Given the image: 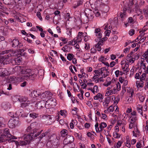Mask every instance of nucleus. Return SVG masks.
<instances>
[{
  "instance_id": "5",
  "label": "nucleus",
  "mask_w": 148,
  "mask_h": 148,
  "mask_svg": "<svg viewBox=\"0 0 148 148\" xmlns=\"http://www.w3.org/2000/svg\"><path fill=\"white\" fill-rule=\"evenodd\" d=\"M84 12L86 17L83 20L84 23H87L88 22L89 20H92L94 18V15L95 14L94 11L89 8H86Z\"/></svg>"
},
{
  "instance_id": "24",
  "label": "nucleus",
  "mask_w": 148,
  "mask_h": 148,
  "mask_svg": "<svg viewBox=\"0 0 148 148\" xmlns=\"http://www.w3.org/2000/svg\"><path fill=\"white\" fill-rule=\"evenodd\" d=\"M30 102L29 101H27V102H25L21 103V104L20 107L23 108H28L29 107Z\"/></svg>"
},
{
  "instance_id": "40",
  "label": "nucleus",
  "mask_w": 148,
  "mask_h": 148,
  "mask_svg": "<svg viewBox=\"0 0 148 148\" xmlns=\"http://www.w3.org/2000/svg\"><path fill=\"white\" fill-rule=\"evenodd\" d=\"M77 42V41L75 40V38L73 40L69 42L68 45H74L76 44Z\"/></svg>"
},
{
  "instance_id": "46",
  "label": "nucleus",
  "mask_w": 148,
  "mask_h": 148,
  "mask_svg": "<svg viewBox=\"0 0 148 148\" xmlns=\"http://www.w3.org/2000/svg\"><path fill=\"white\" fill-rule=\"evenodd\" d=\"M113 136L115 138H119L120 137V135L116 132H114L113 133Z\"/></svg>"
},
{
  "instance_id": "27",
  "label": "nucleus",
  "mask_w": 148,
  "mask_h": 148,
  "mask_svg": "<svg viewBox=\"0 0 148 148\" xmlns=\"http://www.w3.org/2000/svg\"><path fill=\"white\" fill-rule=\"evenodd\" d=\"M5 120L2 117H0V129L3 128L5 126Z\"/></svg>"
},
{
  "instance_id": "35",
  "label": "nucleus",
  "mask_w": 148,
  "mask_h": 148,
  "mask_svg": "<svg viewBox=\"0 0 148 148\" xmlns=\"http://www.w3.org/2000/svg\"><path fill=\"white\" fill-rule=\"evenodd\" d=\"M46 136V135H45V134L44 133H42L39 136L37 137H36L34 139H37L38 140L37 142H38L39 143L40 141L44 137Z\"/></svg>"
},
{
  "instance_id": "28",
  "label": "nucleus",
  "mask_w": 148,
  "mask_h": 148,
  "mask_svg": "<svg viewBox=\"0 0 148 148\" xmlns=\"http://www.w3.org/2000/svg\"><path fill=\"white\" fill-rule=\"evenodd\" d=\"M27 49H28L26 47H24L23 49H20L19 51L21 53H18L17 56L19 57L21 56H24L25 54H26V53H22L23 52L25 51Z\"/></svg>"
},
{
  "instance_id": "55",
  "label": "nucleus",
  "mask_w": 148,
  "mask_h": 148,
  "mask_svg": "<svg viewBox=\"0 0 148 148\" xmlns=\"http://www.w3.org/2000/svg\"><path fill=\"white\" fill-rule=\"evenodd\" d=\"M116 88H117L118 91L120 90L121 88V85L119 82H118L117 84H116Z\"/></svg>"
},
{
  "instance_id": "41",
  "label": "nucleus",
  "mask_w": 148,
  "mask_h": 148,
  "mask_svg": "<svg viewBox=\"0 0 148 148\" xmlns=\"http://www.w3.org/2000/svg\"><path fill=\"white\" fill-rule=\"evenodd\" d=\"M74 135L75 137L77 138L78 139L82 140V136L81 134H79L75 132Z\"/></svg>"
},
{
  "instance_id": "34",
  "label": "nucleus",
  "mask_w": 148,
  "mask_h": 148,
  "mask_svg": "<svg viewBox=\"0 0 148 148\" xmlns=\"http://www.w3.org/2000/svg\"><path fill=\"white\" fill-rule=\"evenodd\" d=\"M110 97H106L104 101V102H103V104L104 106L106 105V106H108V105L110 103Z\"/></svg>"
},
{
  "instance_id": "59",
  "label": "nucleus",
  "mask_w": 148,
  "mask_h": 148,
  "mask_svg": "<svg viewBox=\"0 0 148 148\" xmlns=\"http://www.w3.org/2000/svg\"><path fill=\"white\" fill-rule=\"evenodd\" d=\"M2 94H4L5 95H9V92H4L3 90H0V96Z\"/></svg>"
},
{
  "instance_id": "50",
  "label": "nucleus",
  "mask_w": 148,
  "mask_h": 148,
  "mask_svg": "<svg viewBox=\"0 0 148 148\" xmlns=\"http://www.w3.org/2000/svg\"><path fill=\"white\" fill-rule=\"evenodd\" d=\"M99 123H97L95 125V128L96 131L97 133H99V128L98 127Z\"/></svg>"
},
{
  "instance_id": "18",
  "label": "nucleus",
  "mask_w": 148,
  "mask_h": 148,
  "mask_svg": "<svg viewBox=\"0 0 148 148\" xmlns=\"http://www.w3.org/2000/svg\"><path fill=\"white\" fill-rule=\"evenodd\" d=\"M102 31L99 28H96L95 30L94 33L95 36H98L99 39L100 40L102 37Z\"/></svg>"
},
{
  "instance_id": "36",
  "label": "nucleus",
  "mask_w": 148,
  "mask_h": 148,
  "mask_svg": "<svg viewBox=\"0 0 148 148\" xmlns=\"http://www.w3.org/2000/svg\"><path fill=\"white\" fill-rule=\"evenodd\" d=\"M142 106L140 104L138 105L137 107V111H138V112L142 115L143 112L142 110Z\"/></svg>"
},
{
  "instance_id": "63",
  "label": "nucleus",
  "mask_w": 148,
  "mask_h": 148,
  "mask_svg": "<svg viewBox=\"0 0 148 148\" xmlns=\"http://www.w3.org/2000/svg\"><path fill=\"white\" fill-rule=\"evenodd\" d=\"M108 109L109 112H112L114 110V108L112 106H110Z\"/></svg>"
},
{
  "instance_id": "15",
  "label": "nucleus",
  "mask_w": 148,
  "mask_h": 148,
  "mask_svg": "<svg viewBox=\"0 0 148 148\" xmlns=\"http://www.w3.org/2000/svg\"><path fill=\"white\" fill-rule=\"evenodd\" d=\"M3 54H4L5 53L8 54V56L10 57H11V56H17L18 55V53L15 51H12L11 50H7L3 51H2V53Z\"/></svg>"
},
{
  "instance_id": "13",
  "label": "nucleus",
  "mask_w": 148,
  "mask_h": 148,
  "mask_svg": "<svg viewBox=\"0 0 148 148\" xmlns=\"http://www.w3.org/2000/svg\"><path fill=\"white\" fill-rule=\"evenodd\" d=\"M22 81L20 76L16 77L14 76H11L9 77L7 80V81L8 82L14 84Z\"/></svg>"
},
{
  "instance_id": "57",
  "label": "nucleus",
  "mask_w": 148,
  "mask_h": 148,
  "mask_svg": "<svg viewBox=\"0 0 148 148\" xmlns=\"http://www.w3.org/2000/svg\"><path fill=\"white\" fill-rule=\"evenodd\" d=\"M143 56L145 59L148 58V50L145 52L144 54L143 55Z\"/></svg>"
},
{
  "instance_id": "26",
  "label": "nucleus",
  "mask_w": 148,
  "mask_h": 148,
  "mask_svg": "<svg viewBox=\"0 0 148 148\" xmlns=\"http://www.w3.org/2000/svg\"><path fill=\"white\" fill-rule=\"evenodd\" d=\"M23 112V110L21 109H19V110H17L15 114V118H17V117H21L22 113Z\"/></svg>"
},
{
  "instance_id": "60",
  "label": "nucleus",
  "mask_w": 148,
  "mask_h": 148,
  "mask_svg": "<svg viewBox=\"0 0 148 148\" xmlns=\"http://www.w3.org/2000/svg\"><path fill=\"white\" fill-rule=\"evenodd\" d=\"M24 39L25 40H26L27 42L30 43H32V40H30V39L28 38L27 37H25L24 38Z\"/></svg>"
},
{
  "instance_id": "58",
  "label": "nucleus",
  "mask_w": 148,
  "mask_h": 148,
  "mask_svg": "<svg viewBox=\"0 0 148 148\" xmlns=\"http://www.w3.org/2000/svg\"><path fill=\"white\" fill-rule=\"evenodd\" d=\"M44 71L43 69H40L38 71V73L40 75H42V74H44Z\"/></svg>"
},
{
  "instance_id": "45",
  "label": "nucleus",
  "mask_w": 148,
  "mask_h": 148,
  "mask_svg": "<svg viewBox=\"0 0 148 148\" xmlns=\"http://www.w3.org/2000/svg\"><path fill=\"white\" fill-rule=\"evenodd\" d=\"M48 101L49 102V101H51V102H53V104L54 105H56V99L54 98H53L52 97V96H51V97L49 99H48Z\"/></svg>"
},
{
  "instance_id": "32",
  "label": "nucleus",
  "mask_w": 148,
  "mask_h": 148,
  "mask_svg": "<svg viewBox=\"0 0 148 148\" xmlns=\"http://www.w3.org/2000/svg\"><path fill=\"white\" fill-rule=\"evenodd\" d=\"M38 74V70L35 71V73H31L30 78H32V80H33L36 77Z\"/></svg>"
},
{
  "instance_id": "11",
  "label": "nucleus",
  "mask_w": 148,
  "mask_h": 148,
  "mask_svg": "<svg viewBox=\"0 0 148 148\" xmlns=\"http://www.w3.org/2000/svg\"><path fill=\"white\" fill-rule=\"evenodd\" d=\"M11 44L13 47H16L17 49L21 48L23 46L22 42L16 39H13L11 42Z\"/></svg>"
},
{
  "instance_id": "20",
  "label": "nucleus",
  "mask_w": 148,
  "mask_h": 148,
  "mask_svg": "<svg viewBox=\"0 0 148 148\" xmlns=\"http://www.w3.org/2000/svg\"><path fill=\"white\" fill-rule=\"evenodd\" d=\"M141 64V67L144 70V72L142 74H144L145 76H148L147 75L148 74V66H146V64L145 63H142Z\"/></svg>"
},
{
  "instance_id": "2",
  "label": "nucleus",
  "mask_w": 148,
  "mask_h": 148,
  "mask_svg": "<svg viewBox=\"0 0 148 148\" xmlns=\"http://www.w3.org/2000/svg\"><path fill=\"white\" fill-rule=\"evenodd\" d=\"M1 129H0V138L3 137V136L5 137V139H4L2 140L3 141H1V143L8 141L9 143L14 142L17 146L20 145V143L18 141L13 140L16 139L17 138L10 134L9 129H5L4 127L1 128Z\"/></svg>"
},
{
  "instance_id": "7",
  "label": "nucleus",
  "mask_w": 148,
  "mask_h": 148,
  "mask_svg": "<svg viewBox=\"0 0 148 148\" xmlns=\"http://www.w3.org/2000/svg\"><path fill=\"white\" fill-rule=\"evenodd\" d=\"M148 81V76H145L144 74H142L140 77V81H137L136 82V84L138 88L140 89L143 88L144 85L143 81Z\"/></svg>"
},
{
  "instance_id": "49",
  "label": "nucleus",
  "mask_w": 148,
  "mask_h": 148,
  "mask_svg": "<svg viewBox=\"0 0 148 148\" xmlns=\"http://www.w3.org/2000/svg\"><path fill=\"white\" fill-rule=\"evenodd\" d=\"M94 72L95 73L94 76L96 77L99 76L101 75V73L98 70H95L94 71Z\"/></svg>"
},
{
  "instance_id": "16",
  "label": "nucleus",
  "mask_w": 148,
  "mask_h": 148,
  "mask_svg": "<svg viewBox=\"0 0 148 148\" xmlns=\"http://www.w3.org/2000/svg\"><path fill=\"white\" fill-rule=\"evenodd\" d=\"M1 107L4 110H7L10 109L11 107V106L9 102H4L1 104Z\"/></svg>"
},
{
  "instance_id": "25",
  "label": "nucleus",
  "mask_w": 148,
  "mask_h": 148,
  "mask_svg": "<svg viewBox=\"0 0 148 148\" xmlns=\"http://www.w3.org/2000/svg\"><path fill=\"white\" fill-rule=\"evenodd\" d=\"M83 33L81 32H79L78 33V35L77 37L75 38V40L77 41V42H80L81 40V38L83 36Z\"/></svg>"
},
{
  "instance_id": "62",
  "label": "nucleus",
  "mask_w": 148,
  "mask_h": 148,
  "mask_svg": "<svg viewBox=\"0 0 148 148\" xmlns=\"http://www.w3.org/2000/svg\"><path fill=\"white\" fill-rule=\"evenodd\" d=\"M134 30L133 29H131L129 31V34L130 36H132L134 34Z\"/></svg>"
},
{
  "instance_id": "19",
  "label": "nucleus",
  "mask_w": 148,
  "mask_h": 148,
  "mask_svg": "<svg viewBox=\"0 0 148 148\" xmlns=\"http://www.w3.org/2000/svg\"><path fill=\"white\" fill-rule=\"evenodd\" d=\"M103 98V95L102 94L98 93L96 96L94 97V99L96 100H99V102L101 103Z\"/></svg>"
},
{
  "instance_id": "43",
  "label": "nucleus",
  "mask_w": 148,
  "mask_h": 148,
  "mask_svg": "<svg viewBox=\"0 0 148 148\" xmlns=\"http://www.w3.org/2000/svg\"><path fill=\"white\" fill-rule=\"evenodd\" d=\"M74 57V56L72 53H69L67 57V59L69 61L71 60Z\"/></svg>"
},
{
  "instance_id": "42",
  "label": "nucleus",
  "mask_w": 148,
  "mask_h": 148,
  "mask_svg": "<svg viewBox=\"0 0 148 148\" xmlns=\"http://www.w3.org/2000/svg\"><path fill=\"white\" fill-rule=\"evenodd\" d=\"M135 11L136 12V13L137 15L138 16H139L141 13V12L140 11V10L138 7L136 6L135 7Z\"/></svg>"
},
{
  "instance_id": "21",
  "label": "nucleus",
  "mask_w": 148,
  "mask_h": 148,
  "mask_svg": "<svg viewBox=\"0 0 148 148\" xmlns=\"http://www.w3.org/2000/svg\"><path fill=\"white\" fill-rule=\"evenodd\" d=\"M40 95V93L38 91L33 90L31 92L30 94V96L33 97H39Z\"/></svg>"
},
{
  "instance_id": "22",
  "label": "nucleus",
  "mask_w": 148,
  "mask_h": 148,
  "mask_svg": "<svg viewBox=\"0 0 148 148\" xmlns=\"http://www.w3.org/2000/svg\"><path fill=\"white\" fill-rule=\"evenodd\" d=\"M83 0H77V1L74 2L73 7L74 8H76L82 5Z\"/></svg>"
},
{
  "instance_id": "56",
  "label": "nucleus",
  "mask_w": 148,
  "mask_h": 148,
  "mask_svg": "<svg viewBox=\"0 0 148 148\" xmlns=\"http://www.w3.org/2000/svg\"><path fill=\"white\" fill-rule=\"evenodd\" d=\"M114 94L115 93L114 92L113 89L109 90L108 92H107L106 93V94H107L108 95H109L111 94Z\"/></svg>"
},
{
  "instance_id": "53",
  "label": "nucleus",
  "mask_w": 148,
  "mask_h": 148,
  "mask_svg": "<svg viewBox=\"0 0 148 148\" xmlns=\"http://www.w3.org/2000/svg\"><path fill=\"white\" fill-rule=\"evenodd\" d=\"M33 131V130L30 125L27 127V129H26L25 132H33V131Z\"/></svg>"
},
{
  "instance_id": "29",
  "label": "nucleus",
  "mask_w": 148,
  "mask_h": 148,
  "mask_svg": "<svg viewBox=\"0 0 148 148\" xmlns=\"http://www.w3.org/2000/svg\"><path fill=\"white\" fill-rule=\"evenodd\" d=\"M102 42H99L98 43L95 45V48L96 49V50L98 51H100L101 50V46L102 45H103L102 44Z\"/></svg>"
},
{
  "instance_id": "30",
  "label": "nucleus",
  "mask_w": 148,
  "mask_h": 148,
  "mask_svg": "<svg viewBox=\"0 0 148 148\" xmlns=\"http://www.w3.org/2000/svg\"><path fill=\"white\" fill-rule=\"evenodd\" d=\"M68 134V131L65 129H64L62 130L60 132V134L61 136L62 137H64L66 136H67Z\"/></svg>"
},
{
  "instance_id": "38",
  "label": "nucleus",
  "mask_w": 148,
  "mask_h": 148,
  "mask_svg": "<svg viewBox=\"0 0 148 148\" xmlns=\"http://www.w3.org/2000/svg\"><path fill=\"white\" fill-rule=\"evenodd\" d=\"M143 12L146 17L148 16V6H146L144 8Z\"/></svg>"
},
{
  "instance_id": "17",
  "label": "nucleus",
  "mask_w": 148,
  "mask_h": 148,
  "mask_svg": "<svg viewBox=\"0 0 148 148\" xmlns=\"http://www.w3.org/2000/svg\"><path fill=\"white\" fill-rule=\"evenodd\" d=\"M8 74L9 72L6 69L0 68V77H5L8 75Z\"/></svg>"
},
{
  "instance_id": "23",
  "label": "nucleus",
  "mask_w": 148,
  "mask_h": 148,
  "mask_svg": "<svg viewBox=\"0 0 148 148\" xmlns=\"http://www.w3.org/2000/svg\"><path fill=\"white\" fill-rule=\"evenodd\" d=\"M135 58L136 57H129V55H127L126 56V60L129 63H134L135 60Z\"/></svg>"
},
{
  "instance_id": "52",
  "label": "nucleus",
  "mask_w": 148,
  "mask_h": 148,
  "mask_svg": "<svg viewBox=\"0 0 148 148\" xmlns=\"http://www.w3.org/2000/svg\"><path fill=\"white\" fill-rule=\"evenodd\" d=\"M147 29H148V24L145 25L142 29V31L143 32H145Z\"/></svg>"
},
{
  "instance_id": "3",
  "label": "nucleus",
  "mask_w": 148,
  "mask_h": 148,
  "mask_svg": "<svg viewBox=\"0 0 148 148\" xmlns=\"http://www.w3.org/2000/svg\"><path fill=\"white\" fill-rule=\"evenodd\" d=\"M125 4L123 6L121 9V11L119 12L118 15H119V19L122 22L124 21L127 17L128 13H130L132 11V8L129 6L128 3H127L125 1L123 2Z\"/></svg>"
},
{
  "instance_id": "33",
  "label": "nucleus",
  "mask_w": 148,
  "mask_h": 148,
  "mask_svg": "<svg viewBox=\"0 0 148 148\" xmlns=\"http://www.w3.org/2000/svg\"><path fill=\"white\" fill-rule=\"evenodd\" d=\"M27 100V98L25 97H21L18 98V101L22 103L26 102Z\"/></svg>"
},
{
  "instance_id": "54",
  "label": "nucleus",
  "mask_w": 148,
  "mask_h": 148,
  "mask_svg": "<svg viewBox=\"0 0 148 148\" xmlns=\"http://www.w3.org/2000/svg\"><path fill=\"white\" fill-rule=\"evenodd\" d=\"M28 113L25 112L23 111V112L22 113V114L21 116V117H27L28 115Z\"/></svg>"
},
{
  "instance_id": "10",
  "label": "nucleus",
  "mask_w": 148,
  "mask_h": 148,
  "mask_svg": "<svg viewBox=\"0 0 148 148\" xmlns=\"http://www.w3.org/2000/svg\"><path fill=\"white\" fill-rule=\"evenodd\" d=\"M12 61L11 57H10L8 55L0 57V61L4 65L8 64Z\"/></svg>"
},
{
  "instance_id": "61",
  "label": "nucleus",
  "mask_w": 148,
  "mask_h": 148,
  "mask_svg": "<svg viewBox=\"0 0 148 148\" xmlns=\"http://www.w3.org/2000/svg\"><path fill=\"white\" fill-rule=\"evenodd\" d=\"M134 128V131L135 132H136V133H137V134L138 135H139V134H140V131H139V130H138V128H137V126H136L135 127H133Z\"/></svg>"
},
{
  "instance_id": "64",
  "label": "nucleus",
  "mask_w": 148,
  "mask_h": 148,
  "mask_svg": "<svg viewBox=\"0 0 148 148\" xmlns=\"http://www.w3.org/2000/svg\"><path fill=\"white\" fill-rule=\"evenodd\" d=\"M128 22L129 23H132L134 21L132 17H129L127 19Z\"/></svg>"
},
{
  "instance_id": "9",
  "label": "nucleus",
  "mask_w": 148,
  "mask_h": 148,
  "mask_svg": "<svg viewBox=\"0 0 148 148\" xmlns=\"http://www.w3.org/2000/svg\"><path fill=\"white\" fill-rule=\"evenodd\" d=\"M137 118L136 116H131L129 119L130 124L129 125V128L130 129L132 128L133 127L137 126Z\"/></svg>"
},
{
  "instance_id": "14",
  "label": "nucleus",
  "mask_w": 148,
  "mask_h": 148,
  "mask_svg": "<svg viewBox=\"0 0 148 148\" xmlns=\"http://www.w3.org/2000/svg\"><path fill=\"white\" fill-rule=\"evenodd\" d=\"M74 140V138L72 136L70 135H67L63 141V144L64 145H67L68 144L71 143L73 142Z\"/></svg>"
},
{
  "instance_id": "44",
  "label": "nucleus",
  "mask_w": 148,
  "mask_h": 148,
  "mask_svg": "<svg viewBox=\"0 0 148 148\" xmlns=\"http://www.w3.org/2000/svg\"><path fill=\"white\" fill-rule=\"evenodd\" d=\"M38 114L35 113L33 112L29 114V116L33 119H35L38 116Z\"/></svg>"
},
{
  "instance_id": "12",
  "label": "nucleus",
  "mask_w": 148,
  "mask_h": 148,
  "mask_svg": "<svg viewBox=\"0 0 148 148\" xmlns=\"http://www.w3.org/2000/svg\"><path fill=\"white\" fill-rule=\"evenodd\" d=\"M52 93L49 91H46L44 92L40 93V95L39 97H40L42 100L46 101L47 99H49L51 96H52Z\"/></svg>"
},
{
  "instance_id": "1",
  "label": "nucleus",
  "mask_w": 148,
  "mask_h": 148,
  "mask_svg": "<svg viewBox=\"0 0 148 148\" xmlns=\"http://www.w3.org/2000/svg\"><path fill=\"white\" fill-rule=\"evenodd\" d=\"M37 125V123L35 122L30 124V126L33 130V132L24 134L22 137L23 140L20 141L21 145H25L29 144L31 140L40 134L42 130L40 132H37L38 130L36 129Z\"/></svg>"
},
{
  "instance_id": "8",
  "label": "nucleus",
  "mask_w": 148,
  "mask_h": 148,
  "mask_svg": "<svg viewBox=\"0 0 148 148\" xmlns=\"http://www.w3.org/2000/svg\"><path fill=\"white\" fill-rule=\"evenodd\" d=\"M20 124V123L18 118H13L10 119L8 123V125L10 128H14L16 126Z\"/></svg>"
},
{
  "instance_id": "51",
  "label": "nucleus",
  "mask_w": 148,
  "mask_h": 148,
  "mask_svg": "<svg viewBox=\"0 0 148 148\" xmlns=\"http://www.w3.org/2000/svg\"><path fill=\"white\" fill-rule=\"evenodd\" d=\"M14 61L15 62V64H18V63H19L21 62V60L19 58H15Z\"/></svg>"
},
{
  "instance_id": "39",
  "label": "nucleus",
  "mask_w": 148,
  "mask_h": 148,
  "mask_svg": "<svg viewBox=\"0 0 148 148\" xmlns=\"http://www.w3.org/2000/svg\"><path fill=\"white\" fill-rule=\"evenodd\" d=\"M41 101H38L35 104V106L38 109H40L42 108V106H41Z\"/></svg>"
},
{
  "instance_id": "4",
  "label": "nucleus",
  "mask_w": 148,
  "mask_h": 148,
  "mask_svg": "<svg viewBox=\"0 0 148 148\" xmlns=\"http://www.w3.org/2000/svg\"><path fill=\"white\" fill-rule=\"evenodd\" d=\"M31 70L29 69L26 68L24 67H22L21 69V73L23 74L20 76L22 80H28L30 78Z\"/></svg>"
},
{
  "instance_id": "31",
  "label": "nucleus",
  "mask_w": 148,
  "mask_h": 148,
  "mask_svg": "<svg viewBox=\"0 0 148 148\" xmlns=\"http://www.w3.org/2000/svg\"><path fill=\"white\" fill-rule=\"evenodd\" d=\"M22 67L23 66H15L13 69V72H21V69H22Z\"/></svg>"
},
{
  "instance_id": "37",
  "label": "nucleus",
  "mask_w": 148,
  "mask_h": 148,
  "mask_svg": "<svg viewBox=\"0 0 148 148\" xmlns=\"http://www.w3.org/2000/svg\"><path fill=\"white\" fill-rule=\"evenodd\" d=\"M3 3L8 5H10L14 2V0H3Z\"/></svg>"
},
{
  "instance_id": "6",
  "label": "nucleus",
  "mask_w": 148,
  "mask_h": 148,
  "mask_svg": "<svg viewBox=\"0 0 148 148\" xmlns=\"http://www.w3.org/2000/svg\"><path fill=\"white\" fill-rule=\"evenodd\" d=\"M50 141L48 142L47 145L49 148L51 147L56 148L59 145V140L56 136H52L50 137Z\"/></svg>"
},
{
  "instance_id": "48",
  "label": "nucleus",
  "mask_w": 148,
  "mask_h": 148,
  "mask_svg": "<svg viewBox=\"0 0 148 148\" xmlns=\"http://www.w3.org/2000/svg\"><path fill=\"white\" fill-rule=\"evenodd\" d=\"M107 125L106 123L104 122H102L99 124V126L101 127V128L102 127L104 128L106 127Z\"/></svg>"
},
{
  "instance_id": "47",
  "label": "nucleus",
  "mask_w": 148,
  "mask_h": 148,
  "mask_svg": "<svg viewBox=\"0 0 148 148\" xmlns=\"http://www.w3.org/2000/svg\"><path fill=\"white\" fill-rule=\"evenodd\" d=\"M142 140L140 141H138L136 144V147L137 148H140L142 147Z\"/></svg>"
}]
</instances>
